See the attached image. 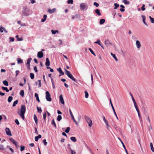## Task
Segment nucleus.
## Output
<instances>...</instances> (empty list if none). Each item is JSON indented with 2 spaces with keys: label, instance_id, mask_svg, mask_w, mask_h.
Listing matches in <instances>:
<instances>
[{
  "label": "nucleus",
  "instance_id": "1",
  "mask_svg": "<svg viewBox=\"0 0 154 154\" xmlns=\"http://www.w3.org/2000/svg\"><path fill=\"white\" fill-rule=\"evenodd\" d=\"M26 110L25 106L22 105L21 106L20 110L17 111V113L24 120L25 119L24 114Z\"/></svg>",
  "mask_w": 154,
  "mask_h": 154
},
{
  "label": "nucleus",
  "instance_id": "2",
  "mask_svg": "<svg viewBox=\"0 0 154 154\" xmlns=\"http://www.w3.org/2000/svg\"><path fill=\"white\" fill-rule=\"evenodd\" d=\"M30 10L26 7H25L23 8L21 15L22 17L25 16H28L29 14Z\"/></svg>",
  "mask_w": 154,
  "mask_h": 154
},
{
  "label": "nucleus",
  "instance_id": "3",
  "mask_svg": "<svg viewBox=\"0 0 154 154\" xmlns=\"http://www.w3.org/2000/svg\"><path fill=\"white\" fill-rule=\"evenodd\" d=\"M64 70L65 71V74H66L69 78L71 79L72 81L76 82V79L73 76L71 72L69 71L66 70V69H64Z\"/></svg>",
  "mask_w": 154,
  "mask_h": 154
},
{
  "label": "nucleus",
  "instance_id": "4",
  "mask_svg": "<svg viewBox=\"0 0 154 154\" xmlns=\"http://www.w3.org/2000/svg\"><path fill=\"white\" fill-rule=\"evenodd\" d=\"M84 117L85 121L87 122L88 124V126L91 127L93 125L92 121L91 119L89 117L87 116L86 115L84 116Z\"/></svg>",
  "mask_w": 154,
  "mask_h": 154
},
{
  "label": "nucleus",
  "instance_id": "5",
  "mask_svg": "<svg viewBox=\"0 0 154 154\" xmlns=\"http://www.w3.org/2000/svg\"><path fill=\"white\" fill-rule=\"evenodd\" d=\"M80 8L81 10L85 11L87 10L88 6L86 3H82L80 4Z\"/></svg>",
  "mask_w": 154,
  "mask_h": 154
},
{
  "label": "nucleus",
  "instance_id": "6",
  "mask_svg": "<svg viewBox=\"0 0 154 154\" xmlns=\"http://www.w3.org/2000/svg\"><path fill=\"white\" fill-rule=\"evenodd\" d=\"M46 93V98L47 101H51V98L50 97L51 96L49 92L48 91H46L45 92Z\"/></svg>",
  "mask_w": 154,
  "mask_h": 154
},
{
  "label": "nucleus",
  "instance_id": "7",
  "mask_svg": "<svg viewBox=\"0 0 154 154\" xmlns=\"http://www.w3.org/2000/svg\"><path fill=\"white\" fill-rule=\"evenodd\" d=\"M69 113H70V115L71 116V117L72 118V119L73 120L74 122L75 123V124L77 125V123L74 117V116H73V115L72 114V112H71V110L70 109H69Z\"/></svg>",
  "mask_w": 154,
  "mask_h": 154
},
{
  "label": "nucleus",
  "instance_id": "8",
  "mask_svg": "<svg viewBox=\"0 0 154 154\" xmlns=\"http://www.w3.org/2000/svg\"><path fill=\"white\" fill-rule=\"evenodd\" d=\"M5 131L7 135L8 136H11L12 134L11 133V131L8 128H6L5 129Z\"/></svg>",
  "mask_w": 154,
  "mask_h": 154
},
{
  "label": "nucleus",
  "instance_id": "9",
  "mask_svg": "<svg viewBox=\"0 0 154 154\" xmlns=\"http://www.w3.org/2000/svg\"><path fill=\"white\" fill-rule=\"evenodd\" d=\"M104 43L106 45L107 47H109L110 45H112V44L110 42L109 40H108L105 41Z\"/></svg>",
  "mask_w": 154,
  "mask_h": 154
},
{
  "label": "nucleus",
  "instance_id": "10",
  "mask_svg": "<svg viewBox=\"0 0 154 154\" xmlns=\"http://www.w3.org/2000/svg\"><path fill=\"white\" fill-rule=\"evenodd\" d=\"M118 138L120 141L121 142V143L122 144L123 146V147L124 148V149H125V151L127 154H128V151H127V150L126 149V148L125 146V145L124 144L123 142H122V141L121 140V139L120 138L118 137Z\"/></svg>",
  "mask_w": 154,
  "mask_h": 154
},
{
  "label": "nucleus",
  "instance_id": "11",
  "mask_svg": "<svg viewBox=\"0 0 154 154\" xmlns=\"http://www.w3.org/2000/svg\"><path fill=\"white\" fill-rule=\"evenodd\" d=\"M37 57L39 58H42L43 57V53L42 51H39L38 53Z\"/></svg>",
  "mask_w": 154,
  "mask_h": 154
},
{
  "label": "nucleus",
  "instance_id": "12",
  "mask_svg": "<svg viewBox=\"0 0 154 154\" xmlns=\"http://www.w3.org/2000/svg\"><path fill=\"white\" fill-rule=\"evenodd\" d=\"M136 45L137 47L138 48H139L141 47V44L140 42L138 40H137L136 41Z\"/></svg>",
  "mask_w": 154,
  "mask_h": 154
},
{
  "label": "nucleus",
  "instance_id": "13",
  "mask_svg": "<svg viewBox=\"0 0 154 154\" xmlns=\"http://www.w3.org/2000/svg\"><path fill=\"white\" fill-rule=\"evenodd\" d=\"M141 16L142 17V18H143V23L145 25L147 26L148 24H147V23L145 21L146 17H145V16L144 15H142Z\"/></svg>",
  "mask_w": 154,
  "mask_h": 154
},
{
  "label": "nucleus",
  "instance_id": "14",
  "mask_svg": "<svg viewBox=\"0 0 154 154\" xmlns=\"http://www.w3.org/2000/svg\"><path fill=\"white\" fill-rule=\"evenodd\" d=\"M59 97H60V103L62 104H64V100H63L62 95H60Z\"/></svg>",
  "mask_w": 154,
  "mask_h": 154
},
{
  "label": "nucleus",
  "instance_id": "15",
  "mask_svg": "<svg viewBox=\"0 0 154 154\" xmlns=\"http://www.w3.org/2000/svg\"><path fill=\"white\" fill-rule=\"evenodd\" d=\"M57 70L59 72L60 75L59 76H60L61 75H63L64 74V73L62 71L60 68H59L57 69Z\"/></svg>",
  "mask_w": 154,
  "mask_h": 154
},
{
  "label": "nucleus",
  "instance_id": "16",
  "mask_svg": "<svg viewBox=\"0 0 154 154\" xmlns=\"http://www.w3.org/2000/svg\"><path fill=\"white\" fill-rule=\"evenodd\" d=\"M50 65V60L48 58H47L46 60L45 65L46 66H48Z\"/></svg>",
  "mask_w": 154,
  "mask_h": 154
},
{
  "label": "nucleus",
  "instance_id": "17",
  "mask_svg": "<svg viewBox=\"0 0 154 154\" xmlns=\"http://www.w3.org/2000/svg\"><path fill=\"white\" fill-rule=\"evenodd\" d=\"M47 17V15L45 14L43 15V18L41 20V22H45L46 20Z\"/></svg>",
  "mask_w": 154,
  "mask_h": 154
},
{
  "label": "nucleus",
  "instance_id": "18",
  "mask_svg": "<svg viewBox=\"0 0 154 154\" xmlns=\"http://www.w3.org/2000/svg\"><path fill=\"white\" fill-rule=\"evenodd\" d=\"M34 119L36 124L37 125L38 124V118L35 114L34 115Z\"/></svg>",
  "mask_w": 154,
  "mask_h": 154
},
{
  "label": "nucleus",
  "instance_id": "19",
  "mask_svg": "<svg viewBox=\"0 0 154 154\" xmlns=\"http://www.w3.org/2000/svg\"><path fill=\"white\" fill-rule=\"evenodd\" d=\"M42 137L41 135L39 134L38 136L35 137V141H37L38 140V139L41 138Z\"/></svg>",
  "mask_w": 154,
  "mask_h": 154
},
{
  "label": "nucleus",
  "instance_id": "20",
  "mask_svg": "<svg viewBox=\"0 0 154 154\" xmlns=\"http://www.w3.org/2000/svg\"><path fill=\"white\" fill-rule=\"evenodd\" d=\"M110 54L111 55V56L114 58L115 59V60L116 61H118V60L116 56V55L115 54H113L112 53H111Z\"/></svg>",
  "mask_w": 154,
  "mask_h": 154
},
{
  "label": "nucleus",
  "instance_id": "21",
  "mask_svg": "<svg viewBox=\"0 0 154 154\" xmlns=\"http://www.w3.org/2000/svg\"><path fill=\"white\" fill-rule=\"evenodd\" d=\"M55 10L56 9L55 8H53L52 9H49L48 11L50 13L52 14L55 12Z\"/></svg>",
  "mask_w": 154,
  "mask_h": 154
},
{
  "label": "nucleus",
  "instance_id": "22",
  "mask_svg": "<svg viewBox=\"0 0 154 154\" xmlns=\"http://www.w3.org/2000/svg\"><path fill=\"white\" fill-rule=\"evenodd\" d=\"M105 22V20L104 19H101L99 22L100 24V25L104 23Z\"/></svg>",
  "mask_w": 154,
  "mask_h": 154
},
{
  "label": "nucleus",
  "instance_id": "23",
  "mask_svg": "<svg viewBox=\"0 0 154 154\" xmlns=\"http://www.w3.org/2000/svg\"><path fill=\"white\" fill-rule=\"evenodd\" d=\"M70 140L74 142L76 141L77 140L75 137H70Z\"/></svg>",
  "mask_w": 154,
  "mask_h": 154
},
{
  "label": "nucleus",
  "instance_id": "24",
  "mask_svg": "<svg viewBox=\"0 0 154 154\" xmlns=\"http://www.w3.org/2000/svg\"><path fill=\"white\" fill-rule=\"evenodd\" d=\"M51 124L52 125L54 126L55 128H56L57 126L55 122L54 121V119H53L51 121Z\"/></svg>",
  "mask_w": 154,
  "mask_h": 154
},
{
  "label": "nucleus",
  "instance_id": "25",
  "mask_svg": "<svg viewBox=\"0 0 154 154\" xmlns=\"http://www.w3.org/2000/svg\"><path fill=\"white\" fill-rule=\"evenodd\" d=\"M95 12L98 16H100L101 15V13L99 9H97L96 10H95Z\"/></svg>",
  "mask_w": 154,
  "mask_h": 154
},
{
  "label": "nucleus",
  "instance_id": "26",
  "mask_svg": "<svg viewBox=\"0 0 154 154\" xmlns=\"http://www.w3.org/2000/svg\"><path fill=\"white\" fill-rule=\"evenodd\" d=\"M150 147L152 151L154 152V148L153 147V144L152 143H150Z\"/></svg>",
  "mask_w": 154,
  "mask_h": 154
},
{
  "label": "nucleus",
  "instance_id": "27",
  "mask_svg": "<svg viewBox=\"0 0 154 154\" xmlns=\"http://www.w3.org/2000/svg\"><path fill=\"white\" fill-rule=\"evenodd\" d=\"M35 96L36 97V100L38 102H40V100L39 98L38 94L35 93Z\"/></svg>",
  "mask_w": 154,
  "mask_h": 154
},
{
  "label": "nucleus",
  "instance_id": "28",
  "mask_svg": "<svg viewBox=\"0 0 154 154\" xmlns=\"http://www.w3.org/2000/svg\"><path fill=\"white\" fill-rule=\"evenodd\" d=\"M122 2L126 5H129L130 3V2L127 0H123Z\"/></svg>",
  "mask_w": 154,
  "mask_h": 154
},
{
  "label": "nucleus",
  "instance_id": "29",
  "mask_svg": "<svg viewBox=\"0 0 154 154\" xmlns=\"http://www.w3.org/2000/svg\"><path fill=\"white\" fill-rule=\"evenodd\" d=\"M51 32L52 34H55L56 33H58L59 31L58 30H52Z\"/></svg>",
  "mask_w": 154,
  "mask_h": 154
},
{
  "label": "nucleus",
  "instance_id": "30",
  "mask_svg": "<svg viewBox=\"0 0 154 154\" xmlns=\"http://www.w3.org/2000/svg\"><path fill=\"white\" fill-rule=\"evenodd\" d=\"M13 100V97L11 96L9 97L8 99V101L9 103H10Z\"/></svg>",
  "mask_w": 154,
  "mask_h": 154
},
{
  "label": "nucleus",
  "instance_id": "31",
  "mask_svg": "<svg viewBox=\"0 0 154 154\" xmlns=\"http://www.w3.org/2000/svg\"><path fill=\"white\" fill-rule=\"evenodd\" d=\"M32 60V58H28V59L27 60V63H26V64L27 65H29L30 64V61Z\"/></svg>",
  "mask_w": 154,
  "mask_h": 154
},
{
  "label": "nucleus",
  "instance_id": "32",
  "mask_svg": "<svg viewBox=\"0 0 154 154\" xmlns=\"http://www.w3.org/2000/svg\"><path fill=\"white\" fill-rule=\"evenodd\" d=\"M3 83L4 85L6 86H8V82L6 80L3 81Z\"/></svg>",
  "mask_w": 154,
  "mask_h": 154
},
{
  "label": "nucleus",
  "instance_id": "33",
  "mask_svg": "<svg viewBox=\"0 0 154 154\" xmlns=\"http://www.w3.org/2000/svg\"><path fill=\"white\" fill-rule=\"evenodd\" d=\"M17 63L18 64L23 63V60L20 58H17Z\"/></svg>",
  "mask_w": 154,
  "mask_h": 154
},
{
  "label": "nucleus",
  "instance_id": "34",
  "mask_svg": "<svg viewBox=\"0 0 154 154\" xmlns=\"http://www.w3.org/2000/svg\"><path fill=\"white\" fill-rule=\"evenodd\" d=\"M2 88L3 90L6 91L7 92H8L9 91V90L8 89L7 87H5L2 86Z\"/></svg>",
  "mask_w": 154,
  "mask_h": 154
},
{
  "label": "nucleus",
  "instance_id": "35",
  "mask_svg": "<svg viewBox=\"0 0 154 154\" xmlns=\"http://www.w3.org/2000/svg\"><path fill=\"white\" fill-rule=\"evenodd\" d=\"M20 94L21 96L22 97H23L24 94V91L23 90H21L20 91Z\"/></svg>",
  "mask_w": 154,
  "mask_h": 154
},
{
  "label": "nucleus",
  "instance_id": "36",
  "mask_svg": "<svg viewBox=\"0 0 154 154\" xmlns=\"http://www.w3.org/2000/svg\"><path fill=\"white\" fill-rule=\"evenodd\" d=\"M62 116L60 115H58L57 116V120L58 121H60L62 119Z\"/></svg>",
  "mask_w": 154,
  "mask_h": 154
},
{
  "label": "nucleus",
  "instance_id": "37",
  "mask_svg": "<svg viewBox=\"0 0 154 154\" xmlns=\"http://www.w3.org/2000/svg\"><path fill=\"white\" fill-rule=\"evenodd\" d=\"M37 109L38 112L41 113L42 111L41 107H38V106L37 107Z\"/></svg>",
  "mask_w": 154,
  "mask_h": 154
},
{
  "label": "nucleus",
  "instance_id": "38",
  "mask_svg": "<svg viewBox=\"0 0 154 154\" xmlns=\"http://www.w3.org/2000/svg\"><path fill=\"white\" fill-rule=\"evenodd\" d=\"M94 43L95 44H98L99 45H101L100 41L99 39H98L97 41L94 42Z\"/></svg>",
  "mask_w": 154,
  "mask_h": 154
},
{
  "label": "nucleus",
  "instance_id": "39",
  "mask_svg": "<svg viewBox=\"0 0 154 154\" xmlns=\"http://www.w3.org/2000/svg\"><path fill=\"white\" fill-rule=\"evenodd\" d=\"M16 38H17V40L18 41H21L23 40V39L22 38H19V36L18 35H17L16 36Z\"/></svg>",
  "mask_w": 154,
  "mask_h": 154
},
{
  "label": "nucleus",
  "instance_id": "40",
  "mask_svg": "<svg viewBox=\"0 0 154 154\" xmlns=\"http://www.w3.org/2000/svg\"><path fill=\"white\" fill-rule=\"evenodd\" d=\"M18 100H16L14 102L13 104V106L14 107L16 106V104H17L18 103Z\"/></svg>",
  "mask_w": 154,
  "mask_h": 154
},
{
  "label": "nucleus",
  "instance_id": "41",
  "mask_svg": "<svg viewBox=\"0 0 154 154\" xmlns=\"http://www.w3.org/2000/svg\"><path fill=\"white\" fill-rule=\"evenodd\" d=\"M89 50L90 51V52H91V53L93 55H94L95 56L96 54L94 53V52H93V50H92V49L91 48H89Z\"/></svg>",
  "mask_w": 154,
  "mask_h": 154
},
{
  "label": "nucleus",
  "instance_id": "42",
  "mask_svg": "<svg viewBox=\"0 0 154 154\" xmlns=\"http://www.w3.org/2000/svg\"><path fill=\"white\" fill-rule=\"evenodd\" d=\"M149 18L150 19L151 23L154 24V19L153 18L151 17V16H149Z\"/></svg>",
  "mask_w": 154,
  "mask_h": 154
},
{
  "label": "nucleus",
  "instance_id": "43",
  "mask_svg": "<svg viewBox=\"0 0 154 154\" xmlns=\"http://www.w3.org/2000/svg\"><path fill=\"white\" fill-rule=\"evenodd\" d=\"M70 127H67L66 129V130H65V132L66 133H68L69 131L70 130Z\"/></svg>",
  "mask_w": 154,
  "mask_h": 154
},
{
  "label": "nucleus",
  "instance_id": "44",
  "mask_svg": "<svg viewBox=\"0 0 154 154\" xmlns=\"http://www.w3.org/2000/svg\"><path fill=\"white\" fill-rule=\"evenodd\" d=\"M30 78L32 79H33L34 78V75L32 73H30Z\"/></svg>",
  "mask_w": 154,
  "mask_h": 154
},
{
  "label": "nucleus",
  "instance_id": "45",
  "mask_svg": "<svg viewBox=\"0 0 154 154\" xmlns=\"http://www.w3.org/2000/svg\"><path fill=\"white\" fill-rule=\"evenodd\" d=\"M85 97L86 98H87L88 97V92L87 91H85Z\"/></svg>",
  "mask_w": 154,
  "mask_h": 154
},
{
  "label": "nucleus",
  "instance_id": "46",
  "mask_svg": "<svg viewBox=\"0 0 154 154\" xmlns=\"http://www.w3.org/2000/svg\"><path fill=\"white\" fill-rule=\"evenodd\" d=\"M104 122L106 125V126H107V127L108 129H109L110 127L109 126V124H108V122H107V121H106L105 122Z\"/></svg>",
  "mask_w": 154,
  "mask_h": 154
},
{
  "label": "nucleus",
  "instance_id": "47",
  "mask_svg": "<svg viewBox=\"0 0 154 154\" xmlns=\"http://www.w3.org/2000/svg\"><path fill=\"white\" fill-rule=\"evenodd\" d=\"M115 7L114 9H116L119 6V5L117 3L114 4Z\"/></svg>",
  "mask_w": 154,
  "mask_h": 154
},
{
  "label": "nucleus",
  "instance_id": "48",
  "mask_svg": "<svg viewBox=\"0 0 154 154\" xmlns=\"http://www.w3.org/2000/svg\"><path fill=\"white\" fill-rule=\"evenodd\" d=\"M109 100H110V104H111V106H112V109L113 110V112H114V111H115V109H114V107H113V105H112V102H111V99H109Z\"/></svg>",
  "mask_w": 154,
  "mask_h": 154
},
{
  "label": "nucleus",
  "instance_id": "49",
  "mask_svg": "<svg viewBox=\"0 0 154 154\" xmlns=\"http://www.w3.org/2000/svg\"><path fill=\"white\" fill-rule=\"evenodd\" d=\"M10 141L13 143V144L15 142H16V141L13 139L12 138H11L9 139Z\"/></svg>",
  "mask_w": 154,
  "mask_h": 154
},
{
  "label": "nucleus",
  "instance_id": "50",
  "mask_svg": "<svg viewBox=\"0 0 154 154\" xmlns=\"http://www.w3.org/2000/svg\"><path fill=\"white\" fill-rule=\"evenodd\" d=\"M10 141L13 143V144L15 142H16V141L13 139L12 138H11L9 139Z\"/></svg>",
  "mask_w": 154,
  "mask_h": 154
},
{
  "label": "nucleus",
  "instance_id": "51",
  "mask_svg": "<svg viewBox=\"0 0 154 154\" xmlns=\"http://www.w3.org/2000/svg\"><path fill=\"white\" fill-rule=\"evenodd\" d=\"M67 3L68 4H72L73 3V0H68L67 1Z\"/></svg>",
  "mask_w": 154,
  "mask_h": 154
},
{
  "label": "nucleus",
  "instance_id": "52",
  "mask_svg": "<svg viewBox=\"0 0 154 154\" xmlns=\"http://www.w3.org/2000/svg\"><path fill=\"white\" fill-rule=\"evenodd\" d=\"M46 112H45L44 113L43 115V119L45 121H46Z\"/></svg>",
  "mask_w": 154,
  "mask_h": 154
},
{
  "label": "nucleus",
  "instance_id": "53",
  "mask_svg": "<svg viewBox=\"0 0 154 154\" xmlns=\"http://www.w3.org/2000/svg\"><path fill=\"white\" fill-rule=\"evenodd\" d=\"M4 146L3 145L0 144V150H5Z\"/></svg>",
  "mask_w": 154,
  "mask_h": 154
},
{
  "label": "nucleus",
  "instance_id": "54",
  "mask_svg": "<svg viewBox=\"0 0 154 154\" xmlns=\"http://www.w3.org/2000/svg\"><path fill=\"white\" fill-rule=\"evenodd\" d=\"M43 143L44 144V145L45 146H46L47 145V142L46 141V140L45 139H44L43 140Z\"/></svg>",
  "mask_w": 154,
  "mask_h": 154
},
{
  "label": "nucleus",
  "instance_id": "55",
  "mask_svg": "<svg viewBox=\"0 0 154 154\" xmlns=\"http://www.w3.org/2000/svg\"><path fill=\"white\" fill-rule=\"evenodd\" d=\"M145 5L144 4H143L142 6L141 7V10L142 11H144L145 10Z\"/></svg>",
  "mask_w": 154,
  "mask_h": 154
},
{
  "label": "nucleus",
  "instance_id": "56",
  "mask_svg": "<svg viewBox=\"0 0 154 154\" xmlns=\"http://www.w3.org/2000/svg\"><path fill=\"white\" fill-rule=\"evenodd\" d=\"M25 149V146H20V151H22L24 150Z\"/></svg>",
  "mask_w": 154,
  "mask_h": 154
},
{
  "label": "nucleus",
  "instance_id": "57",
  "mask_svg": "<svg viewBox=\"0 0 154 154\" xmlns=\"http://www.w3.org/2000/svg\"><path fill=\"white\" fill-rule=\"evenodd\" d=\"M15 122L17 125H19L20 124L19 122L17 119H16L15 120Z\"/></svg>",
  "mask_w": 154,
  "mask_h": 154
},
{
  "label": "nucleus",
  "instance_id": "58",
  "mask_svg": "<svg viewBox=\"0 0 154 154\" xmlns=\"http://www.w3.org/2000/svg\"><path fill=\"white\" fill-rule=\"evenodd\" d=\"M38 81L39 82V83H38V88H39V87H41V80H38Z\"/></svg>",
  "mask_w": 154,
  "mask_h": 154
},
{
  "label": "nucleus",
  "instance_id": "59",
  "mask_svg": "<svg viewBox=\"0 0 154 154\" xmlns=\"http://www.w3.org/2000/svg\"><path fill=\"white\" fill-rule=\"evenodd\" d=\"M94 5L97 7H98L99 6V4L96 2H94Z\"/></svg>",
  "mask_w": 154,
  "mask_h": 154
},
{
  "label": "nucleus",
  "instance_id": "60",
  "mask_svg": "<svg viewBox=\"0 0 154 154\" xmlns=\"http://www.w3.org/2000/svg\"><path fill=\"white\" fill-rule=\"evenodd\" d=\"M9 39H10V40L12 42H14V38L13 37H10Z\"/></svg>",
  "mask_w": 154,
  "mask_h": 154
},
{
  "label": "nucleus",
  "instance_id": "61",
  "mask_svg": "<svg viewBox=\"0 0 154 154\" xmlns=\"http://www.w3.org/2000/svg\"><path fill=\"white\" fill-rule=\"evenodd\" d=\"M14 144L15 145V146L17 147L18 146V143L16 141L15 143H14Z\"/></svg>",
  "mask_w": 154,
  "mask_h": 154
},
{
  "label": "nucleus",
  "instance_id": "62",
  "mask_svg": "<svg viewBox=\"0 0 154 154\" xmlns=\"http://www.w3.org/2000/svg\"><path fill=\"white\" fill-rule=\"evenodd\" d=\"M14 144L15 145V146L17 147L18 146V143L16 141L15 143H14Z\"/></svg>",
  "mask_w": 154,
  "mask_h": 154
},
{
  "label": "nucleus",
  "instance_id": "63",
  "mask_svg": "<svg viewBox=\"0 0 154 154\" xmlns=\"http://www.w3.org/2000/svg\"><path fill=\"white\" fill-rule=\"evenodd\" d=\"M14 144L15 145V146L17 147L18 146V143L16 141L15 143H14Z\"/></svg>",
  "mask_w": 154,
  "mask_h": 154
},
{
  "label": "nucleus",
  "instance_id": "64",
  "mask_svg": "<svg viewBox=\"0 0 154 154\" xmlns=\"http://www.w3.org/2000/svg\"><path fill=\"white\" fill-rule=\"evenodd\" d=\"M71 154H75L76 152L74 150H71Z\"/></svg>",
  "mask_w": 154,
  "mask_h": 154
}]
</instances>
